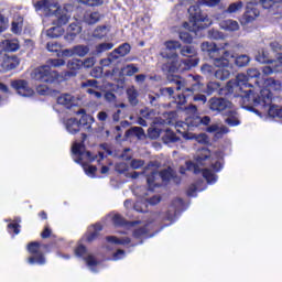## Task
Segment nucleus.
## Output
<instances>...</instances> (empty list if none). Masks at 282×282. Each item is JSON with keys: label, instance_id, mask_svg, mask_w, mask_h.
<instances>
[{"label": "nucleus", "instance_id": "nucleus-1", "mask_svg": "<svg viewBox=\"0 0 282 282\" xmlns=\"http://www.w3.org/2000/svg\"><path fill=\"white\" fill-rule=\"evenodd\" d=\"M164 47L165 48L160 53L162 59L165 61L161 66L163 74L173 76V74H177V72H188L192 67H197V65H199V58L180 59V54H177V50L182 47V43H180V41H165Z\"/></svg>", "mask_w": 282, "mask_h": 282}, {"label": "nucleus", "instance_id": "nucleus-2", "mask_svg": "<svg viewBox=\"0 0 282 282\" xmlns=\"http://www.w3.org/2000/svg\"><path fill=\"white\" fill-rule=\"evenodd\" d=\"M170 80L174 83L176 91H182L176 98V105L180 109H186V107H184V105H186V98L193 96L195 91H202L204 89V77L199 75H189L186 82L180 76Z\"/></svg>", "mask_w": 282, "mask_h": 282}, {"label": "nucleus", "instance_id": "nucleus-3", "mask_svg": "<svg viewBox=\"0 0 282 282\" xmlns=\"http://www.w3.org/2000/svg\"><path fill=\"white\" fill-rule=\"evenodd\" d=\"M249 87V89H247ZM252 84L248 83V75L238 74L235 79L227 82L225 86L226 95L238 93V98H242L243 102H254L256 94L254 90L250 89ZM247 89V90H246Z\"/></svg>", "mask_w": 282, "mask_h": 282}, {"label": "nucleus", "instance_id": "nucleus-4", "mask_svg": "<svg viewBox=\"0 0 282 282\" xmlns=\"http://www.w3.org/2000/svg\"><path fill=\"white\" fill-rule=\"evenodd\" d=\"M56 247V242L41 243L39 241L29 242L26 250L31 257L26 259L29 265H45V254L52 252Z\"/></svg>", "mask_w": 282, "mask_h": 282}, {"label": "nucleus", "instance_id": "nucleus-5", "mask_svg": "<svg viewBox=\"0 0 282 282\" xmlns=\"http://www.w3.org/2000/svg\"><path fill=\"white\" fill-rule=\"evenodd\" d=\"M200 50L202 52L207 53L215 67H228L230 65V59L235 58V53L231 51H224L221 54V48L217 47V44L213 42H203L200 44Z\"/></svg>", "mask_w": 282, "mask_h": 282}, {"label": "nucleus", "instance_id": "nucleus-6", "mask_svg": "<svg viewBox=\"0 0 282 282\" xmlns=\"http://www.w3.org/2000/svg\"><path fill=\"white\" fill-rule=\"evenodd\" d=\"M36 11L47 12L48 14H55L57 17L56 25L63 28V25H67L69 23V12L65 9H61L58 2H52L50 0H40L35 3Z\"/></svg>", "mask_w": 282, "mask_h": 282}, {"label": "nucleus", "instance_id": "nucleus-7", "mask_svg": "<svg viewBox=\"0 0 282 282\" xmlns=\"http://www.w3.org/2000/svg\"><path fill=\"white\" fill-rule=\"evenodd\" d=\"M265 88L260 90V95L253 97V105L259 107H268L272 105V91H281V80L274 79L272 77L264 80Z\"/></svg>", "mask_w": 282, "mask_h": 282}, {"label": "nucleus", "instance_id": "nucleus-8", "mask_svg": "<svg viewBox=\"0 0 282 282\" xmlns=\"http://www.w3.org/2000/svg\"><path fill=\"white\" fill-rule=\"evenodd\" d=\"M158 176L161 177L163 182H171V180H174L176 184H180L182 182V178L177 176V172L173 170V167L169 166L167 169L161 170L158 172V170H153L150 172V174L147 175V184L149 186V191H155V188H160V183H156L155 180H158Z\"/></svg>", "mask_w": 282, "mask_h": 282}, {"label": "nucleus", "instance_id": "nucleus-9", "mask_svg": "<svg viewBox=\"0 0 282 282\" xmlns=\"http://www.w3.org/2000/svg\"><path fill=\"white\" fill-rule=\"evenodd\" d=\"M31 78L37 80V83L54 85V83H59L61 74L57 70L52 69V66L43 65L33 69Z\"/></svg>", "mask_w": 282, "mask_h": 282}, {"label": "nucleus", "instance_id": "nucleus-10", "mask_svg": "<svg viewBox=\"0 0 282 282\" xmlns=\"http://www.w3.org/2000/svg\"><path fill=\"white\" fill-rule=\"evenodd\" d=\"M188 14L191 17V21H193L194 25H198V28H209L213 24L208 14L199 8V6H192L188 8Z\"/></svg>", "mask_w": 282, "mask_h": 282}, {"label": "nucleus", "instance_id": "nucleus-11", "mask_svg": "<svg viewBox=\"0 0 282 282\" xmlns=\"http://www.w3.org/2000/svg\"><path fill=\"white\" fill-rule=\"evenodd\" d=\"M206 160H210V151L208 148H203L195 158L196 163H193V161L186 162L187 171L194 170L195 175H199V173L204 171V169L202 170L199 166H206Z\"/></svg>", "mask_w": 282, "mask_h": 282}, {"label": "nucleus", "instance_id": "nucleus-12", "mask_svg": "<svg viewBox=\"0 0 282 282\" xmlns=\"http://www.w3.org/2000/svg\"><path fill=\"white\" fill-rule=\"evenodd\" d=\"M208 109L213 111V113L219 115L227 109L232 107V102L224 97H212L207 102Z\"/></svg>", "mask_w": 282, "mask_h": 282}, {"label": "nucleus", "instance_id": "nucleus-13", "mask_svg": "<svg viewBox=\"0 0 282 282\" xmlns=\"http://www.w3.org/2000/svg\"><path fill=\"white\" fill-rule=\"evenodd\" d=\"M131 53V44L129 43H123L119 45L117 48H115L110 55L108 56L107 59H104L102 63H106L105 65H111L113 61H118L120 57L128 56V54Z\"/></svg>", "mask_w": 282, "mask_h": 282}, {"label": "nucleus", "instance_id": "nucleus-14", "mask_svg": "<svg viewBox=\"0 0 282 282\" xmlns=\"http://www.w3.org/2000/svg\"><path fill=\"white\" fill-rule=\"evenodd\" d=\"M11 87L15 89L19 96H23L24 98H28V96H32V94H34V90L30 88V84L25 79L12 80Z\"/></svg>", "mask_w": 282, "mask_h": 282}, {"label": "nucleus", "instance_id": "nucleus-15", "mask_svg": "<svg viewBox=\"0 0 282 282\" xmlns=\"http://www.w3.org/2000/svg\"><path fill=\"white\" fill-rule=\"evenodd\" d=\"M85 140H87V133H82V142L74 143L72 148V152L74 153V155H84L85 152L83 151V149H85ZM85 155L87 160H89V162H96L98 158L94 155L90 151H86Z\"/></svg>", "mask_w": 282, "mask_h": 282}, {"label": "nucleus", "instance_id": "nucleus-16", "mask_svg": "<svg viewBox=\"0 0 282 282\" xmlns=\"http://www.w3.org/2000/svg\"><path fill=\"white\" fill-rule=\"evenodd\" d=\"M83 68V59L73 58L67 62V69L64 73V78H74Z\"/></svg>", "mask_w": 282, "mask_h": 282}, {"label": "nucleus", "instance_id": "nucleus-17", "mask_svg": "<svg viewBox=\"0 0 282 282\" xmlns=\"http://www.w3.org/2000/svg\"><path fill=\"white\" fill-rule=\"evenodd\" d=\"M98 85H100L98 80L87 79L82 83L80 87L82 89H86V94H89L90 96H95V98H102V93L96 90L99 87Z\"/></svg>", "mask_w": 282, "mask_h": 282}, {"label": "nucleus", "instance_id": "nucleus-18", "mask_svg": "<svg viewBox=\"0 0 282 282\" xmlns=\"http://www.w3.org/2000/svg\"><path fill=\"white\" fill-rule=\"evenodd\" d=\"M63 54L65 56H78L79 58H85L89 54V46L84 44H78L72 48L64 50Z\"/></svg>", "mask_w": 282, "mask_h": 282}, {"label": "nucleus", "instance_id": "nucleus-19", "mask_svg": "<svg viewBox=\"0 0 282 282\" xmlns=\"http://www.w3.org/2000/svg\"><path fill=\"white\" fill-rule=\"evenodd\" d=\"M19 57L17 55H4L2 57L1 67L6 69V72H12V69H17L19 67Z\"/></svg>", "mask_w": 282, "mask_h": 282}, {"label": "nucleus", "instance_id": "nucleus-20", "mask_svg": "<svg viewBox=\"0 0 282 282\" xmlns=\"http://www.w3.org/2000/svg\"><path fill=\"white\" fill-rule=\"evenodd\" d=\"M224 116L227 117L225 123L228 124V127H239V124H241L237 110L227 108Z\"/></svg>", "mask_w": 282, "mask_h": 282}, {"label": "nucleus", "instance_id": "nucleus-21", "mask_svg": "<svg viewBox=\"0 0 282 282\" xmlns=\"http://www.w3.org/2000/svg\"><path fill=\"white\" fill-rule=\"evenodd\" d=\"M80 32H83V29L80 28V25L76 22L70 23L67 28V32L64 35L65 41H67V43H72V41L76 40V35L79 34Z\"/></svg>", "mask_w": 282, "mask_h": 282}, {"label": "nucleus", "instance_id": "nucleus-22", "mask_svg": "<svg viewBox=\"0 0 282 282\" xmlns=\"http://www.w3.org/2000/svg\"><path fill=\"white\" fill-rule=\"evenodd\" d=\"M100 19H102V14L98 11H86L83 17V21L86 25H96V23H99Z\"/></svg>", "mask_w": 282, "mask_h": 282}, {"label": "nucleus", "instance_id": "nucleus-23", "mask_svg": "<svg viewBox=\"0 0 282 282\" xmlns=\"http://www.w3.org/2000/svg\"><path fill=\"white\" fill-rule=\"evenodd\" d=\"M260 12L257 8H247L246 12L242 14L240 23L242 25H248V23H252L257 17H259Z\"/></svg>", "mask_w": 282, "mask_h": 282}, {"label": "nucleus", "instance_id": "nucleus-24", "mask_svg": "<svg viewBox=\"0 0 282 282\" xmlns=\"http://www.w3.org/2000/svg\"><path fill=\"white\" fill-rule=\"evenodd\" d=\"M215 93H218L220 96H230V94L226 95V87L221 88V84L219 82L207 83L206 94L212 96V94Z\"/></svg>", "mask_w": 282, "mask_h": 282}, {"label": "nucleus", "instance_id": "nucleus-25", "mask_svg": "<svg viewBox=\"0 0 282 282\" xmlns=\"http://www.w3.org/2000/svg\"><path fill=\"white\" fill-rule=\"evenodd\" d=\"M77 116H82L78 120L79 127H85L86 129H91V124H94V118L87 113L85 109H79L76 112Z\"/></svg>", "mask_w": 282, "mask_h": 282}, {"label": "nucleus", "instance_id": "nucleus-26", "mask_svg": "<svg viewBox=\"0 0 282 282\" xmlns=\"http://www.w3.org/2000/svg\"><path fill=\"white\" fill-rule=\"evenodd\" d=\"M126 94L131 107H138V102H140V100L138 99V97L140 96L138 89H135V87L128 88Z\"/></svg>", "mask_w": 282, "mask_h": 282}, {"label": "nucleus", "instance_id": "nucleus-27", "mask_svg": "<svg viewBox=\"0 0 282 282\" xmlns=\"http://www.w3.org/2000/svg\"><path fill=\"white\" fill-rule=\"evenodd\" d=\"M57 105H62L66 109H72L74 107V96L70 94H64L57 97Z\"/></svg>", "mask_w": 282, "mask_h": 282}, {"label": "nucleus", "instance_id": "nucleus-28", "mask_svg": "<svg viewBox=\"0 0 282 282\" xmlns=\"http://www.w3.org/2000/svg\"><path fill=\"white\" fill-rule=\"evenodd\" d=\"M2 47L4 52H18V50L21 47V44H19V40H4L2 42Z\"/></svg>", "mask_w": 282, "mask_h": 282}, {"label": "nucleus", "instance_id": "nucleus-29", "mask_svg": "<svg viewBox=\"0 0 282 282\" xmlns=\"http://www.w3.org/2000/svg\"><path fill=\"white\" fill-rule=\"evenodd\" d=\"M65 124H66L67 131L70 132L73 135H76V133L80 131V123L76 118L67 119Z\"/></svg>", "mask_w": 282, "mask_h": 282}, {"label": "nucleus", "instance_id": "nucleus-30", "mask_svg": "<svg viewBox=\"0 0 282 282\" xmlns=\"http://www.w3.org/2000/svg\"><path fill=\"white\" fill-rule=\"evenodd\" d=\"M279 67H282V54L280 55L279 61L275 62L274 68H272V66H263L261 72L263 76H270V74H274V72H282V68Z\"/></svg>", "mask_w": 282, "mask_h": 282}, {"label": "nucleus", "instance_id": "nucleus-31", "mask_svg": "<svg viewBox=\"0 0 282 282\" xmlns=\"http://www.w3.org/2000/svg\"><path fill=\"white\" fill-rule=\"evenodd\" d=\"M181 56H185V57L191 58V59L198 58L197 57V50L195 48V46H191V45L182 46Z\"/></svg>", "mask_w": 282, "mask_h": 282}, {"label": "nucleus", "instance_id": "nucleus-32", "mask_svg": "<svg viewBox=\"0 0 282 282\" xmlns=\"http://www.w3.org/2000/svg\"><path fill=\"white\" fill-rule=\"evenodd\" d=\"M226 67L228 66H220L214 72V76L217 80H228L230 78V72Z\"/></svg>", "mask_w": 282, "mask_h": 282}, {"label": "nucleus", "instance_id": "nucleus-33", "mask_svg": "<svg viewBox=\"0 0 282 282\" xmlns=\"http://www.w3.org/2000/svg\"><path fill=\"white\" fill-rule=\"evenodd\" d=\"M106 240L108 243H115L116 246H129L131 243V238L129 237L118 238L116 236H108Z\"/></svg>", "mask_w": 282, "mask_h": 282}, {"label": "nucleus", "instance_id": "nucleus-34", "mask_svg": "<svg viewBox=\"0 0 282 282\" xmlns=\"http://www.w3.org/2000/svg\"><path fill=\"white\" fill-rule=\"evenodd\" d=\"M112 223L115 226L117 227H122V226H135V224H140V221H126L124 220V217H122V215L120 214H116L113 217H112Z\"/></svg>", "mask_w": 282, "mask_h": 282}, {"label": "nucleus", "instance_id": "nucleus-35", "mask_svg": "<svg viewBox=\"0 0 282 282\" xmlns=\"http://www.w3.org/2000/svg\"><path fill=\"white\" fill-rule=\"evenodd\" d=\"M65 34V29H63L59 24L56 26H52L46 31V35L50 39H58L59 36H63Z\"/></svg>", "mask_w": 282, "mask_h": 282}, {"label": "nucleus", "instance_id": "nucleus-36", "mask_svg": "<svg viewBox=\"0 0 282 282\" xmlns=\"http://www.w3.org/2000/svg\"><path fill=\"white\" fill-rule=\"evenodd\" d=\"M256 61H258V63H262V64L274 63V61H272V58H270V53L265 50H260L258 52V54L256 55Z\"/></svg>", "mask_w": 282, "mask_h": 282}, {"label": "nucleus", "instance_id": "nucleus-37", "mask_svg": "<svg viewBox=\"0 0 282 282\" xmlns=\"http://www.w3.org/2000/svg\"><path fill=\"white\" fill-rule=\"evenodd\" d=\"M180 137L171 129H166L165 134L163 135V142L165 144H171L173 142H177Z\"/></svg>", "mask_w": 282, "mask_h": 282}, {"label": "nucleus", "instance_id": "nucleus-38", "mask_svg": "<svg viewBox=\"0 0 282 282\" xmlns=\"http://www.w3.org/2000/svg\"><path fill=\"white\" fill-rule=\"evenodd\" d=\"M223 28L224 30H227V32H237V30H239V22L235 20H225L223 21Z\"/></svg>", "mask_w": 282, "mask_h": 282}, {"label": "nucleus", "instance_id": "nucleus-39", "mask_svg": "<svg viewBox=\"0 0 282 282\" xmlns=\"http://www.w3.org/2000/svg\"><path fill=\"white\" fill-rule=\"evenodd\" d=\"M203 177L206 180L207 184H214V182H217V175H215V173L209 169H203Z\"/></svg>", "mask_w": 282, "mask_h": 282}, {"label": "nucleus", "instance_id": "nucleus-40", "mask_svg": "<svg viewBox=\"0 0 282 282\" xmlns=\"http://www.w3.org/2000/svg\"><path fill=\"white\" fill-rule=\"evenodd\" d=\"M250 63V56L248 55H239L235 58V65L237 67H246Z\"/></svg>", "mask_w": 282, "mask_h": 282}, {"label": "nucleus", "instance_id": "nucleus-41", "mask_svg": "<svg viewBox=\"0 0 282 282\" xmlns=\"http://www.w3.org/2000/svg\"><path fill=\"white\" fill-rule=\"evenodd\" d=\"M109 50H113V43H111V42H104L96 46L97 54H102L104 52H109Z\"/></svg>", "mask_w": 282, "mask_h": 282}, {"label": "nucleus", "instance_id": "nucleus-42", "mask_svg": "<svg viewBox=\"0 0 282 282\" xmlns=\"http://www.w3.org/2000/svg\"><path fill=\"white\" fill-rule=\"evenodd\" d=\"M242 8H243V2L242 1L232 2L227 8L226 12L228 14H235L236 12H239V10H241Z\"/></svg>", "mask_w": 282, "mask_h": 282}, {"label": "nucleus", "instance_id": "nucleus-43", "mask_svg": "<svg viewBox=\"0 0 282 282\" xmlns=\"http://www.w3.org/2000/svg\"><path fill=\"white\" fill-rule=\"evenodd\" d=\"M93 36L95 39H105L107 36V25H99L95 29Z\"/></svg>", "mask_w": 282, "mask_h": 282}, {"label": "nucleus", "instance_id": "nucleus-44", "mask_svg": "<svg viewBox=\"0 0 282 282\" xmlns=\"http://www.w3.org/2000/svg\"><path fill=\"white\" fill-rule=\"evenodd\" d=\"M78 3L88 6V8H97L98 6H102L105 0H78Z\"/></svg>", "mask_w": 282, "mask_h": 282}, {"label": "nucleus", "instance_id": "nucleus-45", "mask_svg": "<svg viewBox=\"0 0 282 282\" xmlns=\"http://www.w3.org/2000/svg\"><path fill=\"white\" fill-rule=\"evenodd\" d=\"M149 230H147V227H139L133 230L132 237L134 239H142V237H147Z\"/></svg>", "mask_w": 282, "mask_h": 282}, {"label": "nucleus", "instance_id": "nucleus-46", "mask_svg": "<svg viewBox=\"0 0 282 282\" xmlns=\"http://www.w3.org/2000/svg\"><path fill=\"white\" fill-rule=\"evenodd\" d=\"M7 228L10 235H19L21 232V225L19 223H10Z\"/></svg>", "mask_w": 282, "mask_h": 282}, {"label": "nucleus", "instance_id": "nucleus-47", "mask_svg": "<svg viewBox=\"0 0 282 282\" xmlns=\"http://www.w3.org/2000/svg\"><path fill=\"white\" fill-rule=\"evenodd\" d=\"M96 65V57H87L84 61L82 59V67L85 69H91Z\"/></svg>", "mask_w": 282, "mask_h": 282}, {"label": "nucleus", "instance_id": "nucleus-48", "mask_svg": "<svg viewBox=\"0 0 282 282\" xmlns=\"http://www.w3.org/2000/svg\"><path fill=\"white\" fill-rule=\"evenodd\" d=\"M198 6H207V8H215L221 3V0H198Z\"/></svg>", "mask_w": 282, "mask_h": 282}, {"label": "nucleus", "instance_id": "nucleus-49", "mask_svg": "<svg viewBox=\"0 0 282 282\" xmlns=\"http://www.w3.org/2000/svg\"><path fill=\"white\" fill-rule=\"evenodd\" d=\"M126 76H133L134 74H138L140 72V68L135 66V64H128L124 67Z\"/></svg>", "mask_w": 282, "mask_h": 282}, {"label": "nucleus", "instance_id": "nucleus-50", "mask_svg": "<svg viewBox=\"0 0 282 282\" xmlns=\"http://www.w3.org/2000/svg\"><path fill=\"white\" fill-rule=\"evenodd\" d=\"M11 32L13 34H21L23 32V22L13 21L11 23Z\"/></svg>", "mask_w": 282, "mask_h": 282}, {"label": "nucleus", "instance_id": "nucleus-51", "mask_svg": "<svg viewBox=\"0 0 282 282\" xmlns=\"http://www.w3.org/2000/svg\"><path fill=\"white\" fill-rule=\"evenodd\" d=\"M178 37L183 43H186L187 45H191L193 43V35L188 32H180Z\"/></svg>", "mask_w": 282, "mask_h": 282}, {"label": "nucleus", "instance_id": "nucleus-52", "mask_svg": "<svg viewBox=\"0 0 282 282\" xmlns=\"http://www.w3.org/2000/svg\"><path fill=\"white\" fill-rule=\"evenodd\" d=\"M282 0H260V3L264 10H270L275 3H281Z\"/></svg>", "mask_w": 282, "mask_h": 282}, {"label": "nucleus", "instance_id": "nucleus-53", "mask_svg": "<svg viewBox=\"0 0 282 282\" xmlns=\"http://www.w3.org/2000/svg\"><path fill=\"white\" fill-rule=\"evenodd\" d=\"M74 252L76 257H85L87 254V247H85V245H78Z\"/></svg>", "mask_w": 282, "mask_h": 282}, {"label": "nucleus", "instance_id": "nucleus-54", "mask_svg": "<svg viewBox=\"0 0 282 282\" xmlns=\"http://www.w3.org/2000/svg\"><path fill=\"white\" fill-rule=\"evenodd\" d=\"M51 67H63L65 65V59L63 58H53L48 61Z\"/></svg>", "mask_w": 282, "mask_h": 282}, {"label": "nucleus", "instance_id": "nucleus-55", "mask_svg": "<svg viewBox=\"0 0 282 282\" xmlns=\"http://www.w3.org/2000/svg\"><path fill=\"white\" fill-rule=\"evenodd\" d=\"M188 126L189 127H199V124H202V121H200V117L199 116H194V117H191L188 120Z\"/></svg>", "mask_w": 282, "mask_h": 282}, {"label": "nucleus", "instance_id": "nucleus-56", "mask_svg": "<svg viewBox=\"0 0 282 282\" xmlns=\"http://www.w3.org/2000/svg\"><path fill=\"white\" fill-rule=\"evenodd\" d=\"M130 166L131 169H134V170L142 169V166H144V160L133 159L130 162Z\"/></svg>", "mask_w": 282, "mask_h": 282}, {"label": "nucleus", "instance_id": "nucleus-57", "mask_svg": "<svg viewBox=\"0 0 282 282\" xmlns=\"http://www.w3.org/2000/svg\"><path fill=\"white\" fill-rule=\"evenodd\" d=\"M248 78H259L261 76V72L258 68H249L247 70Z\"/></svg>", "mask_w": 282, "mask_h": 282}, {"label": "nucleus", "instance_id": "nucleus-58", "mask_svg": "<svg viewBox=\"0 0 282 282\" xmlns=\"http://www.w3.org/2000/svg\"><path fill=\"white\" fill-rule=\"evenodd\" d=\"M99 236L100 234H98V231H90L86 234V241L88 243H91L93 241H96V239H98Z\"/></svg>", "mask_w": 282, "mask_h": 282}, {"label": "nucleus", "instance_id": "nucleus-59", "mask_svg": "<svg viewBox=\"0 0 282 282\" xmlns=\"http://www.w3.org/2000/svg\"><path fill=\"white\" fill-rule=\"evenodd\" d=\"M129 171V165L127 163H119L116 165V172L120 173V175L127 173Z\"/></svg>", "mask_w": 282, "mask_h": 282}, {"label": "nucleus", "instance_id": "nucleus-60", "mask_svg": "<svg viewBox=\"0 0 282 282\" xmlns=\"http://www.w3.org/2000/svg\"><path fill=\"white\" fill-rule=\"evenodd\" d=\"M131 133H134L135 135H140L141 133H144V130L140 127H132L130 130L126 131V135L129 137Z\"/></svg>", "mask_w": 282, "mask_h": 282}, {"label": "nucleus", "instance_id": "nucleus-61", "mask_svg": "<svg viewBox=\"0 0 282 282\" xmlns=\"http://www.w3.org/2000/svg\"><path fill=\"white\" fill-rule=\"evenodd\" d=\"M85 261L89 268H96L98 265V260L94 256L86 257Z\"/></svg>", "mask_w": 282, "mask_h": 282}, {"label": "nucleus", "instance_id": "nucleus-62", "mask_svg": "<svg viewBox=\"0 0 282 282\" xmlns=\"http://www.w3.org/2000/svg\"><path fill=\"white\" fill-rule=\"evenodd\" d=\"M90 76H93V78H102V67L98 66L93 68Z\"/></svg>", "mask_w": 282, "mask_h": 282}, {"label": "nucleus", "instance_id": "nucleus-63", "mask_svg": "<svg viewBox=\"0 0 282 282\" xmlns=\"http://www.w3.org/2000/svg\"><path fill=\"white\" fill-rule=\"evenodd\" d=\"M36 91L40 96H47V94H50V87L45 85H39L36 87Z\"/></svg>", "mask_w": 282, "mask_h": 282}, {"label": "nucleus", "instance_id": "nucleus-64", "mask_svg": "<svg viewBox=\"0 0 282 282\" xmlns=\"http://www.w3.org/2000/svg\"><path fill=\"white\" fill-rule=\"evenodd\" d=\"M59 45H58V43H56V42H48L47 44H46V50L48 51V52H54V53H56V52H58V50H59Z\"/></svg>", "mask_w": 282, "mask_h": 282}]
</instances>
